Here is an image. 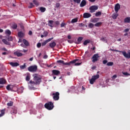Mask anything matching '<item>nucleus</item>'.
Instances as JSON below:
<instances>
[{"mask_svg": "<svg viewBox=\"0 0 130 130\" xmlns=\"http://www.w3.org/2000/svg\"><path fill=\"white\" fill-rule=\"evenodd\" d=\"M33 80H30L28 83V88L30 90H34V85H40L42 80V76L38 74H35L32 75Z\"/></svg>", "mask_w": 130, "mask_h": 130, "instance_id": "nucleus-1", "label": "nucleus"}, {"mask_svg": "<svg viewBox=\"0 0 130 130\" xmlns=\"http://www.w3.org/2000/svg\"><path fill=\"white\" fill-rule=\"evenodd\" d=\"M77 61H78V59H74L71 61H70L69 62H64V61L62 60H58L57 61V62L58 63H61L64 66H71V64H74V63H75L74 66H81L82 63H76Z\"/></svg>", "mask_w": 130, "mask_h": 130, "instance_id": "nucleus-2", "label": "nucleus"}, {"mask_svg": "<svg viewBox=\"0 0 130 130\" xmlns=\"http://www.w3.org/2000/svg\"><path fill=\"white\" fill-rule=\"evenodd\" d=\"M44 106L46 109H48V110H52V109H53L54 108V105H53V103H52V102H49L46 103Z\"/></svg>", "mask_w": 130, "mask_h": 130, "instance_id": "nucleus-3", "label": "nucleus"}, {"mask_svg": "<svg viewBox=\"0 0 130 130\" xmlns=\"http://www.w3.org/2000/svg\"><path fill=\"white\" fill-rule=\"evenodd\" d=\"M37 69H38L37 66L34 65L29 66L27 70L28 72H30V73H35V72H37Z\"/></svg>", "mask_w": 130, "mask_h": 130, "instance_id": "nucleus-4", "label": "nucleus"}, {"mask_svg": "<svg viewBox=\"0 0 130 130\" xmlns=\"http://www.w3.org/2000/svg\"><path fill=\"white\" fill-rule=\"evenodd\" d=\"M99 77H100V75L99 74L92 76L91 79L89 81L90 84H91V85H93L95 81H96L97 79H99Z\"/></svg>", "mask_w": 130, "mask_h": 130, "instance_id": "nucleus-5", "label": "nucleus"}, {"mask_svg": "<svg viewBox=\"0 0 130 130\" xmlns=\"http://www.w3.org/2000/svg\"><path fill=\"white\" fill-rule=\"evenodd\" d=\"M53 96V99L55 101H57V100H59V92H56L55 93H53L52 94Z\"/></svg>", "mask_w": 130, "mask_h": 130, "instance_id": "nucleus-6", "label": "nucleus"}, {"mask_svg": "<svg viewBox=\"0 0 130 130\" xmlns=\"http://www.w3.org/2000/svg\"><path fill=\"white\" fill-rule=\"evenodd\" d=\"M99 57H100V56H99V54H94L92 57V62H96V61H98V60H99L98 58H99Z\"/></svg>", "mask_w": 130, "mask_h": 130, "instance_id": "nucleus-7", "label": "nucleus"}, {"mask_svg": "<svg viewBox=\"0 0 130 130\" xmlns=\"http://www.w3.org/2000/svg\"><path fill=\"white\" fill-rule=\"evenodd\" d=\"M97 10H98V7L96 6H92L89 8L90 13H94Z\"/></svg>", "mask_w": 130, "mask_h": 130, "instance_id": "nucleus-8", "label": "nucleus"}, {"mask_svg": "<svg viewBox=\"0 0 130 130\" xmlns=\"http://www.w3.org/2000/svg\"><path fill=\"white\" fill-rule=\"evenodd\" d=\"M122 53L125 58H130V51L127 53L125 51H122Z\"/></svg>", "mask_w": 130, "mask_h": 130, "instance_id": "nucleus-9", "label": "nucleus"}, {"mask_svg": "<svg viewBox=\"0 0 130 130\" xmlns=\"http://www.w3.org/2000/svg\"><path fill=\"white\" fill-rule=\"evenodd\" d=\"M52 39H53V37H52L51 38H49L48 40H46L45 42H44L42 43V46H45V45H46V44H47V43H48V42H50V41H51L52 40Z\"/></svg>", "mask_w": 130, "mask_h": 130, "instance_id": "nucleus-10", "label": "nucleus"}, {"mask_svg": "<svg viewBox=\"0 0 130 130\" xmlns=\"http://www.w3.org/2000/svg\"><path fill=\"white\" fill-rule=\"evenodd\" d=\"M18 112V110H17V108L13 107L12 108L11 111V114H17Z\"/></svg>", "mask_w": 130, "mask_h": 130, "instance_id": "nucleus-11", "label": "nucleus"}, {"mask_svg": "<svg viewBox=\"0 0 130 130\" xmlns=\"http://www.w3.org/2000/svg\"><path fill=\"white\" fill-rule=\"evenodd\" d=\"M120 9V5L119 4H117L115 6V11L116 13H118V11H119Z\"/></svg>", "mask_w": 130, "mask_h": 130, "instance_id": "nucleus-12", "label": "nucleus"}, {"mask_svg": "<svg viewBox=\"0 0 130 130\" xmlns=\"http://www.w3.org/2000/svg\"><path fill=\"white\" fill-rule=\"evenodd\" d=\"M91 15L90 13H85L83 14V18H84V19H87L88 18H90V17H91Z\"/></svg>", "mask_w": 130, "mask_h": 130, "instance_id": "nucleus-13", "label": "nucleus"}, {"mask_svg": "<svg viewBox=\"0 0 130 130\" xmlns=\"http://www.w3.org/2000/svg\"><path fill=\"white\" fill-rule=\"evenodd\" d=\"M86 5H87V1H86L85 0H83L80 3V7L81 8H83L85 7Z\"/></svg>", "mask_w": 130, "mask_h": 130, "instance_id": "nucleus-14", "label": "nucleus"}, {"mask_svg": "<svg viewBox=\"0 0 130 130\" xmlns=\"http://www.w3.org/2000/svg\"><path fill=\"white\" fill-rule=\"evenodd\" d=\"M52 74L53 75H55V76H57L60 74V72L58 70H52Z\"/></svg>", "mask_w": 130, "mask_h": 130, "instance_id": "nucleus-15", "label": "nucleus"}, {"mask_svg": "<svg viewBox=\"0 0 130 130\" xmlns=\"http://www.w3.org/2000/svg\"><path fill=\"white\" fill-rule=\"evenodd\" d=\"M10 66H12V67H18V66H20V64L18 62H11L9 63Z\"/></svg>", "mask_w": 130, "mask_h": 130, "instance_id": "nucleus-16", "label": "nucleus"}, {"mask_svg": "<svg viewBox=\"0 0 130 130\" xmlns=\"http://www.w3.org/2000/svg\"><path fill=\"white\" fill-rule=\"evenodd\" d=\"M49 46L51 48H54L55 46H56V43L53 42L49 44Z\"/></svg>", "mask_w": 130, "mask_h": 130, "instance_id": "nucleus-17", "label": "nucleus"}, {"mask_svg": "<svg viewBox=\"0 0 130 130\" xmlns=\"http://www.w3.org/2000/svg\"><path fill=\"white\" fill-rule=\"evenodd\" d=\"M24 35L25 34L24 32H22V31H19L18 33V36L19 38H23Z\"/></svg>", "mask_w": 130, "mask_h": 130, "instance_id": "nucleus-18", "label": "nucleus"}, {"mask_svg": "<svg viewBox=\"0 0 130 130\" xmlns=\"http://www.w3.org/2000/svg\"><path fill=\"white\" fill-rule=\"evenodd\" d=\"M6 83H7V81L4 78L0 79V85H4Z\"/></svg>", "mask_w": 130, "mask_h": 130, "instance_id": "nucleus-19", "label": "nucleus"}, {"mask_svg": "<svg viewBox=\"0 0 130 130\" xmlns=\"http://www.w3.org/2000/svg\"><path fill=\"white\" fill-rule=\"evenodd\" d=\"M5 111H6V109L1 110V113L0 114V117H2V116H4V115H5Z\"/></svg>", "mask_w": 130, "mask_h": 130, "instance_id": "nucleus-20", "label": "nucleus"}, {"mask_svg": "<svg viewBox=\"0 0 130 130\" xmlns=\"http://www.w3.org/2000/svg\"><path fill=\"white\" fill-rule=\"evenodd\" d=\"M23 43H24V44L25 45V46H29V42H28V41H27L25 39H23L22 40Z\"/></svg>", "mask_w": 130, "mask_h": 130, "instance_id": "nucleus-21", "label": "nucleus"}, {"mask_svg": "<svg viewBox=\"0 0 130 130\" xmlns=\"http://www.w3.org/2000/svg\"><path fill=\"white\" fill-rule=\"evenodd\" d=\"M30 79H31V75H30V74H27L25 78L26 81H27V82H29Z\"/></svg>", "mask_w": 130, "mask_h": 130, "instance_id": "nucleus-22", "label": "nucleus"}, {"mask_svg": "<svg viewBox=\"0 0 130 130\" xmlns=\"http://www.w3.org/2000/svg\"><path fill=\"white\" fill-rule=\"evenodd\" d=\"M14 54H15V55H17V56H18V57L22 56L23 55V54L18 51L14 52Z\"/></svg>", "mask_w": 130, "mask_h": 130, "instance_id": "nucleus-23", "label": "nucleus"}, {"mask_svg": "<svg viewBox=\"0 0 130 130\" xmlns=\"http://www.w3.org/2000/svg\"><path fill=\"white\" fill-rule=\"evenodd\" d=\"M82 40H83V37H79L77 39V42L76 43L77 44H80V43H81V41H82Z\"/></svg>", "mask_w": 130, "mask_h": 130, "instance_id": "nucleus-24", "label": "nucleus"}, {"mask_svg": "<svg viewBox=\"0 0 130 130\" xmlns=\"http://www.w3.org/2000/svg\"><path fill=\"white\" fill-rule=\"evenodd\" d=\"M124 23H130V17H126L124 20Z\"/></svg>", "mask_w": 130, "mask_h": 130, "instance_id": "nucleus-25", "label": "nucleus"}, {"mask_svg": "<svg viewBox=\"0 0 130 130\" xmlns=\"http://www.w3.org/2000/svg\"><path fill=\"white\" fill-rule=\"evenodd\" d=\"M112 17L113 19H116V18H117V17H118V14H117V13H114L112 15Z\"/></svg>", "mask_w": 130, "mask_h": 130, "instance_id": "nucleus-26", "label": "nucleus"}, {"mask_svg": "<svg viewBox=\"0 0 130 130\" xmlns=\"http://www.w3.org/2000/svg\"><path fill=\"white\" fill-rule=\"evenodd\" d=\"M40 11L41 12V13H44V12L46 11V8L41 7L40 8Z\"/></svg>", "mask_w": 130, "mask_h": 130, "instance_id": "nucleus-27", "label": "nucleus"}, {"mask_svg": "<svg viewBox=\"0 0 130 130\" xmlns=\"http://www.w3.org/2000/svg\"><path fill=\"white\" fill-rule=\"evenodd\" d=\"M53 23H54V21L53 20H49V23H48V26H49V27H53L52 26V24H53Z\"/></svg>", "mask_w": 130, "mask_h": 130, "instance_id": "nucleus-28", "label": "nucleus"}, {"mask_svg": "<svg viewBox=\"0 0 130 130\" xmlns=\"http://www.w3.org/2000/svg\"><path fill=\"white\" fill-rule=\"evenodd\" d=\"M2 41L3 43H4V44H6V45H10L9 42H8V41H7L6 39H3Z\"/></svg>", "mask_w": 130, "mask_h": 130, "instance_id": "nucleus-29", "label": "nucleus"}, {"mask_svg": "<svg viewBox=\"0 0 130 130\" xmlns=\"http://www.w3.org/2000/svg\"><path fill=\"white\" fill-rule=\"evenodd\" d=\"M98 21H99V18H93V19L91 20V22H92V23H97V22H98Z\"/></svg>", "mask_w": 130, "mask_h": 130, "instance_id": "nucleus-30", "label": "nucleus"}, {"mask_svg": "<svg viewBox=\"0 0 130 130\" xmlns=\"http://www.w3.org/2000/svg\"><path fill=\"white\" fill-rule=\"evenodd\" d=\"M101 25H102V22H97L96 23H95L94 24V26H95V27H100V26H101Z\"/></svg>", "mask_w": 130, "mask_h": 130, "instance_id": "nucleus-31", "label": "nucleus"}, {"mask_svg": "<svg viewBox=\"0 0 130 130\" xmlns=\"http://www.w3.org/2000/svg\"><path fill=\"white\" fill-rule=\"evenodd\" d=\"M91 41H90V40H86L85 41H84L83 44L84 45H87V44H88V43H90Z\"/></svg>", "mask_w": 130, "mask_h": 130, "instance_id": "nucleus-32", "label": "nucleus"}, {"mask_svg": "<svg viewBox=\"0 0 130 130\" xmlns=\"http://www.w3.org/2000/svg\"><path fill=\"white\" fill-rule=\"evenodd\" d=\"M5 33L7 35H8L9 36H10V35H11L12 32H11V30L7 29L6 30Z\"/></svg>", "mask_w": 130, "mask_h": 130, "instance_id": "nucleus-33", "label": "nucleus"}, {"mask_svg": "<svg viewBox=\"0 0 130 130\" xmlns=\"http://www.w3.org/2000/svg\"><path fill=\"white\" fill-rule=\"evenodd\" d=\"M26 63H24L23 65L20 66V68L21 70H25V69H26Z\"/></svg>", "mask_w": 130, "mask_h": 130, "instance_id": "nucleus-34", "label": "nucleus"}, {"mask_svg": "<svg viewBox=\"0 0 130 130\" xmlns=\"http://www.w3.org/2000/svg\"><path fill=\"white\" fill-rule=\"evenodd\" d=\"M78 22V18H74L71 20V23L73 24L74 23H77Z\"/></svg>", "mask_w": 130, "mask_h": 130, "instance_id": "nucleus-35", "label": "nucleus"}, {"mask_svg": "<svg viewBox=\"0 0 130 130\" xmlns=\"http://www.w3.org/2000/svg\"><path fill=\"white\" fill-rule=\"evenodd\" d=\"M113 62H108L107 63V66H108V67H112V66H113Z\"/></svg>", "mask_w": 130, "mask_h": 130, "instance_id": "nucleus-36", "label": "nucleus"}, {"mask_svg": "<svg viewBox=\"0 0 130 130\" xmlns=\"http://www.w3.org/2000/svg\"><path fill=\"white\" fill-rule=\"evenodd\" d=\"M12 28L13 29H16L17 28H18V25L17 24L14 23L12 25Z\"/></svg>", "mask_w": 130, "mask_h": 130, "instance_id": "nucleus-37", "label": "nucleus"}, {"mask_svg": "<svg viewBox=\"0 0 130 130\" xmlns=\"http://www.w3.org/2000/svg\"><path fill=\"white\" fill-rule=\"evenodd\" d=\"M101 15H102V13H101V12H100V11H99V12H98L95 13V16L96 17L101 16Z\"/></svg>", "mask_w": 130, "mask_h": 130, "instance_id": "nucleus-38", "label": "nucleus"}, {"mask_svg": "<svg viewBox=\"0 0 130 130\" xmlns=\"http://www.w3.org/2000/svg\"><path fill=\"white\" fill-rule=\"evenodd\" d=\"M14 103L12 101H10L8 103H7L8 106H13Z\"/></svg>", "mask_w": 130, "mask_h": 130, "instance_id": "nucleus-39", "label": "nucleus"}, {"mask_svg": "<svg viewBox=\"0 0 130 130\" xmlns=\"http://www.w3.org/2000/svg\"><path fill=\"white\" fill-rule=\"evenodd\" d=\"M122 73L124 76H130V74L127 72H122Z\"/></svg>", "mask_w": 130, "mask_h": 130, "instance_id": "nucleus-40", "label": "nucleus"}, {"mask_svg": "<svg viewBox=\"0 0 130 130\" xmlns=\"http://www.w3.org/2000/svg\"><path fill=\"white\" fill-rule=\"evenodd\" d=\"M66 25H67V23H65L64 22H62L61 25H60V27H61V28H62V27H64V26H66Z\"/></svg>", "mask_w": 130, "mask_h": 130, "instance_id": "nucleus-41", "label": "nucleus"}, {"mask_svg": "<svg viewBox=\"0 0 130 130\" xmlns=\"http://www.w3.org/2000/svg\"><path fill=\"white\" fill-rule=\"evenodd\" d=\"M88 27H89V28H93V27H94V24L92 23H90L88 25Z\"/></svg>", "mask_w": 130, "mask_h": 130, "instance_id": "nucleus-42", "label": "nucleus"}, {"mask_svg": "<svg viewBox=\"0 0 130 130\" xmlns=\"http://www.w3.org/2000/svg\"><path fill=\"white\" fill-rule=\"evenodd\" d=\"M73 1L76 4H80V3H81V0H73Z\"/></svg>", "mask_w": 130, "mask_h": 130, "instance_id": "nucleus-43", "label": "nucleus"}, {"mask_svg": "<svg viewBox=\"0 0 130 130\" xmlns=\"http://www.w3.org/2000/svg\"><path fill=\"white\" fill-rule=\"evenodd\" d=\"M33 3L35 5H36V6H38L39 4H38V2H37V1L36 0H34L33 1Z\"/></svg>", "mask_w": 130, "mask_h": 130, "instance_id": "nucleus-44", "label": "nucleus"}, {"mask_svg": "<svg viewBox=\"0 0 130 130\" xmlns=\"http://www.w3.org/2000/svg\"><path fill=\"white\" fill-rule=\"evenodd\" d=\"M29 5H30V6L28 7L29 9H32V8L34 7V5H33V3H30Z\"/></svg>", "mask_w": 130, "mask_h": 130, "instance_id": "nucleus-45", "label": "nucleus"}, {"mask_svg": "<svg viewBox=\"0 0 130 130\" xmlns=\"http://www.w3.org/2000/svg\"><path fill=\"white\" fill-rule=\"evenodd\" d=\"M8 41H13V37H8Z\"/></svg>", "mask_w": 130, "mask_h": 130, "instance_id": "nucleus-46", "label": "nucleus"}, {"mask_svg": "<svg viewBox=\"0 0 130 130\" xmlns=\"http://www.w3.org/2000/svg\"><path fill=\"white\" fill-rule=\"evenodd\" d=\"M43 35L45 36V37H46V36L48 35V32H47V31H44Z\"/></svg>", "mask_w": 130, "mask_h": 130, "instance_id": "nucleus-47", "label": "nucleus"}, {"mask_svg": "<svg viewBox=\"0 0 130 130\" xmlns=\"http://www.w3.org/2000/svg\"><path fill=\"white\" fill-rule=\"evenodd\" d=\"M37 46L38 48H40V47H41V43H38Z\"/></svg>", "mask_w": 130, "mask_h": 130, "instance_id": "nucleus-48", "label": "nucleus"}, {"mask_svg": "<svg viewBox=\"0 0 130 130\" xmlns=\"http://www.w3.org/2000/svg\"><path fill=\"white\" fill-rule=\"evenodd\" d=\"M107 62H108V61H107V60H104L103 61V64H106V63H107Z\"/></svg>", "mask_w": 130, "mask_h": 130, "instance_id": "nucleus-49", "label": "nucleus"}, {"mask_svg": "<svg viewBox=\"0 0 130 130\" xmlns=\"http://www.w3.org/2000/svg\"><path fill=\"white\" fill-rule=\"evenodd\" d=\"M6 89H7V90H11V87H10V85H8L7 86Z\"/></svg>", "mask_w": 130, "mask_h": 130, "instance_id": "nucleus-50", "label": "nucleus"}, {"mask_svg": "<svg viewBox=\"0 0 130 130\" xmlns=\"http://www.w3.org/2000/svg\"><path fill=\"white\" fill-rule=\"evenodd\" d=\"M128 31H129V29L126 28V29H125L123 31V32H124V33H126V32H128Z\"/></svg>", "mask_w": 130, "mask_h": 130, "instance_id": "nucleus-51", "label": "nucleus"}, {"mask_svg": "<svg viewBox=\"0 0 130 130\" xmlns=\"http://www.w3.org/2000/svg\"><path fill=\"white\" fill-rule=\"evenodd\" d=\"M60 6V4L59 3H56V7L58 8Z\"/></svg>", "mask_w": 130, "mask_h": 130, "instance_id": "nucleus-52", "label": "nucleus"}, {"mask_svg": "<svg viewBox=\"0 0 130 130\" xmlns=\"http://www.w3.org/2000/svg\"><path fill=\"white\" fill-rule=\"evenodd\" d=\"M79 27H84V24L83 23H79Z\"/></svg>", "mask_w": 130, "mask_h": 130, "instance_id": "nucleus-53", "label": "nucleus"}, {"mask_svg": "<svg viewBox=\"0 0 130 130\" xmlns=\"http://www.w3.org/2000/svg\"><path fill=\"white\" fill-rule=\"evenodd\" d=\"M55 24L56 25H59V21H55Z\"/></svg>", "mask_w": 130, "mask_h": 130, "instance_id": "nucleus-54", "label": "nucleus"}, {"mask_svg": "<svg viewBox=\"0 0 130 130\" xmlns=\"http://www.w3.org/2000/svg\"><path fill=\"white\" fill-rule=\"evenodd\" d=\"M88 1L90 3H95V2H96V0H88Z\"/></svg>", "mask_w": 130, "mask_h": 130, "instance_id": "nucleus-55", "label": "nucleus"}, {"mask_svg": "<svg viewBox=\"0 0 130 130\" xmlns=\"http://www.w3.org/2000/svg\"><path fill=\"white\" fill-rule=\"evenodd\" d=\"M47 57H48V56H47V55H45L43 57V58L45 59H46V58H47Z\"/></svg>", "mask_w": 130, "mask_h": 130, "instance_id": "nucleus-56", "label": "nucleus"}, {"mask_svg": "<svg viewBox=\"0 0 130 130\" xmlns=\"http://www.w3.org/2000/svg\"><path fill=\"white\" fill-rule=\"evenodd\" d=\"M2 50H4V51H8V50L6 48H2Z\"/></svg>", "mask_w": 130, "mask_h": 130, "instance_id": "nucleus-57", "label": "nucleus"}, {"mask_svg": "<svg viewBox=\"0 0 130 130\" xmlns=\"http://www.w3.org/2000/svg\"><path fill=\"white\" fill-rule=\"evenodd\" d=\"M117 77V76L116 75H114L113 76V79H115Z\"/></svg>", "mask_w": 130, "mask_h": 130, "instance_id": "nucleus-58", "label": "nucleus"}, {"mask_svg": "<svg viewBox=\"0 0 130 130\" xmlns=\"http://www.w3.org/2000/svg\"><path fill=\"white\" fill-rule=\"evenodd\" d=\"M28 35H32V31H31V30L29 31Z\"/></svg>", "mask_w": 130, "mask_h": 130, "instance_id": "nucleus-59", "label": "nucleus"}, {"mask_svg": "<svg viewBox=\"0 0 130 130\" xmlns=\"http://www.w3.org/2000/svg\"><path fill=\"white\" fill-rule=\"evenodd\" d=\"M101 40H102V41H105V38H102Z\"/></svg>", "mask_w": 130, "mask_h": 130, "instance_id": "nucleus-60", "label": "nucleus"}, {"mask_svg": "<svg viewBox=\"0 0 130 130\" xmlns=\"http://www.w3.org/2000/svg\"><path fill=\"white\" fill-rule=\"evenodd\" d=\"M68 38L69 39H72V37L71 36V35H68Z\"/></svg>", "mask_w": 130, "mask_h": 130, "instance_id": "nucleus-61", "label": "nucleus"}, {"mask_svg": "<svg viewBox=\"0 0 130 130\" xmlns=\"http://www.w3.org/2000/svg\"><path fill=\"white\" fill-rule=\"evenodd\" d=\"M22 51H23V52L25 53V52H27V51H28V50L23 49Z\"/></svg>", "mask_w": 130, "mask_h": 130, "instance_id": "nucleus-62", "label": "nucleus"}, {"mask_svg": "<svg viewBox=\"0 0 130 130\" xmlns=\"http://www.w3.org/2000/svg\"><path fill=\"white\" fill-rule=\"evenodd\" d=\"M95 69H96V66H93L91 68L92 70H95Z\"/></svg>", "mask_w": 130, "mask_h": 130, "instance_id": "nucleus-63", "label": "nucleus"}, {"mask_svg": "<svg viewBox=\"0 0 130 130\" xmlns=\"http://www.w3.org/2000/svg\"><path fill=\"white\" fill-rule=\"evenodd\" d=\"M68 42H69V43H73V41L71 40H68Z\"/></svg>", "mask_w": 130, "mask_h": 130, "instance_id": "nucleus-64", "label": "nucleus"}]
</instances>
